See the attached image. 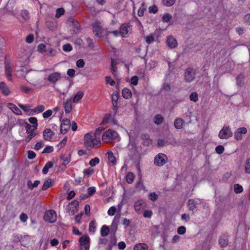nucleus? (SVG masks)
<instances>
[{
	"instance_id": "59",
	"label": "nucleus",
	"mask_w": 250,
	"mask_h": 250,
	"mask_svg": "<svg viewBox=\"0 0 250 250\" xmlns=\"http://www.w3.org/2000/svg\"><path fill=\"white\" fill-rule=\"evenodd\" d=\"M52 111L51 110H47L42 114L43 117L46 119L51 116Z\"/></svg>"
},
{
	"instance_id": "19",
	"label": "nucleus",
	"mask_w": 250,
	"mask_h": 250,
	"mask_svg": "<svg viewBox=\"0 0 250 250\" xmlns=\"http://www.w3.org/2000/svg\"><path fill=\"white\" fill-rule=\"evenodd\" d=\"M185 121L183 119L181 118H177L175 120L174 125L177 129H181L183 127Z\"/></svg>"
},
{
	"instance_id": "30",
	"label": "nucleus",
	"mask_w": 250,
	"mask_h": 250,
	"mask_svg": "<svg viewBox=\"0 0 250 250\" xmlns=\"http://www.w3.org/2000/svg\"><path fill=\"white\" fill-rule=\"evenodd\" d=\"M148 246L146 244H138L135 246L134 250H147Z\"/></svg>"
},
{
	"instance_id": "62",
	"label": "nucleus",
	"mask_w": 250,
	"mask_h": 250,
	"mask_svg": "<svg viewBox=\"0 0 250 250\" xmlns=\"http://www.w3.org/2000/svg\"><path fill=\"white\" fill-rule=\"evenodd\" d=\"M62 48L64 51L68 52L72 49V47L70 44L67 43L63 45Z\"/></svg>"
},
{
	"instance_id": "31",
	"label": "nucleus",
	"mask_w": 250,
	"mask_h": 250,
	"mask_svg": "<svg viewBox=\"0 0 250 250\" xmlns=\"http://www.w3.org/2000/svg\"><path fill=\"white\" fill-rule=\"evenodd\" d=\"M45 53H46V55L49 56L53 57L56 55V51L51 47H48L45 49Z\"/></svg>"
},
{
	"instance_id": "51",
	"label": "nucleus",
	"mask_w": 250,
	"mask_h": 250,
	"mask_svg": "<svg viewBox=\"0 0 250 250\" xmlns=\"http://www.w3.org/2000/svg\"><path fill=\"white\" fill-rule=\"evenodd\" d=\"M215 151L217 153L219 154H221L223 153L224 151V147L222 145H219L217 146L215 148Z\"/></svg>"
},
{
	"instance_id": "40",
	"label": "nucleus",
	"mask_w": 250,
	"mask_h": 250,
	"mask_svg": "<svg viewBox=\"0 0 250 250\" xmlns=\"http://www.w3.org/2000/svg\"><path fill=\"white\" fill-rule=\"evenodd\" d=\"M146 10V8L145 7V3H142L141 7L139 8L138 11V15L140 17L143 16L144 11Z\"/></svg>"
},
{
	"instance_id": "1",
	"label": "nucleus",
	"mask_w": 250,
	"mask_h": 250,
	"mask_svg": "<svg viewBox=\"0 0 250 250\" xmlns=\"http://www.w3.org/2000/svg\"><path fill=\"white\" fill-rule=\"evenodd\" d=\"M100 144V138L95 137L92 132L86 133L84 136V146L87 149L99 147Z\"/></svg>"
},
{
	"instance_id": "53",
	"label": "nucleus",
	"mask_w": 250,
	"mask_h": 250,
	"mask_svg": "<svg viewBox=\"0 0 250 250\" xmlns=\"http://www.w3.org/2000/svg\"><path fill=\"white\" fill-rule=\"evenodd\" d=\"M186 228L184 226H180L178 228L177 232L179 234L183 235L186 233Z\"/></svg>"
},
{
	"instance_id": "33",
	"label": "nucleus",
	"mask_w": 250,
	"mask_h": 250,
	"mask_svg": "<svg viewBox=\"0 0 250 250\" xmlns=\"http://www.w3.org/2000/svg\"><path fill=\"white\" fill-rule=\"evenodd\" d=\"M45 108L43 105H39L35 108L33 109V115L34 113H39L44 111Z\"/></svg>"
},
{
	"instance_id": "60",
	"label": "nucleus",
	"mask_w": 250,
	"mask_h": 250,
	"mask_svg": "<svg viewBox=\"0 0 250 250\" xmlns=\"http://www.w3.org/2000/svg\"><path fill=\"white\" fill-rule=\"evenodd\" d=\"M21 89L25 93H29L30 92L32 91V89L29 88L25 86L21 85Z\"/></svg>"
},
{
	"instance_id": "16",
	"label": "nucleus",
	"mask_w": 250,
	"mask_h": 250,
	"mask_svg": "<svg viewBox=\"0 0 250 250\" xmlns=\"http://www.w3.org/2000/svg\"><path fill=\"white\" fill-rule=\"evenodd\" d=\"M64 108L66 113H69L71 112L72 109V102L71 99H68L64 102Z\"/></svg>"
},
{
	"instance_id": "24",
	"label": "nucleus",
	"mask_w": 250,
	"mask_h": 250,
	"mask_svg": "<svg viewBox=\"0 0 250 250\" xmlns=\"http://www.w3.org/2000/svg\"><path fill=\"white\" fill-rule=\"evenodd\" d=\"M40 184V181L39 180L35 181L34 183H32L31 181L29 180L27 182V186L30 189L32 190L34 188L37 187Z\"/></svg>"
},
{
	"instance_id": "15",
	"label": "nucleus",
	"mask_w": 250,
	"mask_h": 250,
	"mask_svg": "<svg viewBox=\"0 0 250 250\" xmlns=\"http://www.w3.org/2000/svg\"><path fill=\"white\" fill-rule=\"evenodd\" d=\"M67 22L71 24L72 26L76 28L77 31L80 30L81 26L79 23L76 21L73 18H69L67 20Z\"/></svg>"
},
{
	"instance_id": "45",
	"label": "nucleus",
	"mask_w": 250,
	"mask_h": 250,
	"mask_svg": "<svg viewBox=\"0 0 250 250\" xmlns=\"http://www.w3.org/2000/svg\"><path fill=\"white\" fill-rule=\"evenodd\" d=\"M100 162V160L97 157H95V158L94 159H91L89 163V164L91 166V167H94L96 165L98 164Z\"/></svg>"
},
{
	"instance_id": "14",
	"label": "nucleus",
	"mask_w": 250,
	"mask_h": 250,
	"mask_svg": "<svg viewBox=\"0 0 250 250\" xmlns=\"http://www.w3.org/2000/svg\"><path fill=\"white\" fill-rule=\"evenodd\" d=\"M54 133L49 128H46L43 132V139L45 141H50Z\"/></svg>"
},
{
	"instance_id": "56",
	"label": "nucleus",
	"mask_w": 250,
	"mask_h": 250,
	"mask_svg": "<svg viewBox=\"0 0 250 250\" xmlns=\"http://www.w3.org/2000/svg\"><path fill=\"white\" fill-rule=\"evenodd\" d=\"M148 10L149 13L155 14L158 12L157 6L156 5H153L152 6H150L148 8Z\"/></svg>"
},
{
	"instance_id": "29",
	"label": "nucleus",
	"mask_w": 250,
	"mask_h": 250,
	"mask_svg": "<svg viewBox=\"0 0 250 250\" xmlns=\"http://www.w3.org/2000/svg\"><path fill=\"white\" fill-rule=\"evenodd\" d=\"M236 84L239 86H243L244 84V76L243 74H240L236 77Z\"/></svg>"
},
{
	"instance_id": "35",
	"label": "nucleus",
	"mask_w": 250,
	"mask_h": 250,
	"mask_svg": "<svg viewBox=\"0 0 250 250\" xmlns=\"http://www.w3.org/2000/svg\"><path fill=\"white\" fill-rule=\"evenodd\" d=\"M83 92L81 91H79L77 93V94L75 95L73 98V102L74 103H77L79 101H80L83 97Z\"/></svg>"
},
{
	"instance_id": "54",
	"label": "nucleus",
	"mask_w": 250,
	"mask_h": 250,
	"mask_svg": "<svg viewBox=\"0 0 250 250\" xmlns=\"http://www.w3.org/2000/svg\"><path fill=\"white\" fill-rule=\"evenodd\" d=\"M84 62L83 59H80L76 62V65L79 68H83L84 65Z\"/></svg>"
},
{
	"instance_id": "57",
	"label": "nucleus",
	"mask_w": 250,
	"mask_h": 250,
	"mask_svg": "<svg viewBox=\"0 0 250 250\" xmlns=\"http://www.w3.org/2000/svg\"><path fill=\"white\" fill-rule=\"evenodd\" d=\"M46 49H47V48L44 44L41 43L38 45V50L39 52L41 53L45 52Z\"/></svg>"
},
{
	"instance_id": "3",
	"label": "nucleus",
	"mask_w": 250,
	"mask_h": 250,
	"mask_svg": "<svg viewBox=\"0 0 250 250\" xmlns=\"http://www.w3.org/2000/svg\"><path fill=\"white\" fill-rule=\"evenodd\" d=\"M43 219L45 221L53 223L57 220V214L54 210H47L44 214Z\"/></svg>"
},
{
	"instance_id": "23",
	"label": "nucleus",
	"mask_w": 250,
	"mask_h": 250,
	"mask_svg": "<svg viewBox=\"0 0 250 250\" xmlns=\"http://www.w3.org/2000/svg\"><path fill=\"white\" fill-rule=\"evenodd\" d=\"M9 107L15 114L18 115L21 114L22 113L21 110L18 107H17L14 104H9Z\"/></svg>"
},
{
	"instance_id": "26",
	"label": "nucleus",
	"mask_w": 250,
	"mask_h": 250,
	"mask_svg": "<svg viewBox=\"0 0 250 250\" xmlns=\"http://www.w3.org/2000/svg\"><path fill=\"white\" fill-rule=\"evenodd\" d=\"M219 244L221 247L225 248L228 244V240L225 236H221L219 240Z\"/></svg>"
},
{
	"instance_id": "7",
	"label": "nucleus",
	"mask_w": 250,
	"mask_h": 250,
	"mask_svg": "<svg viewBox=\"0 0 250 250\" xmlns=\"http://www.w3.org/2000/svg\"><path fill=\"white\" fill-rule=\"evenodd\" d=\"M90 239L88 235L81 237L79 242L81 245V250H89Z\"/></svg>"
},
{
	"instance_id": "48",
	"label": "nucleus",
	"mask_w": 250,
	"mask_h": 250,
	"mask_svg": "<svg viewBox=\"0 0 250 250\" xmlns=\"http://www.w3.org/2000/svg\"><path fill=\"white\" fill-rule=\"evenodd\" d=\"M64 10L62 8H58L57 9L56 11V14L55 15L56 18H60L62 15L64 14Z\"/></svg>"
},
{
	"instance_id": "34",
	"label": "nucleus",
	"mask_w": 250,
	"mask_h": 250,
	"mask_svg": "<svg viewBox=\"0 0 250 250\" xmlns=\"http://www.w3.org/2000/svg\"><path fill=\"white\" fill-rule=\"evenodd\" d=\"M134 176L133 173L128 172L126 176V181L127 183L131 184L134 181Z\"/></svg>"
},
{
	"instance_id": "2",
	"label": "nucleus",
	"mask_w": 250,
	"mask_h": 250,
	"mask_svg": "<svg viewBox=\"0 0 250 250\" xmlns=\"http://www.w3.org/2000/svg\"><path fill=\"white\" fill-rule=\"evenodd\" d=\"M93 32L98 37H102L104 31L102 21L96 20L91 24Z\"/></svg>"
},
{
	"instance_id": "41",
	"label": "nucleus",
	"mask_w": 250,
	"mask_h": 250,
	"mask_svg": "<svg viewBox=\"0 0 250 250\" xmlns=\"http://www.w3.org/2000/svg\"><path fill=\"white\" fill-rule=\"evenodd\" d=\"M189 99L190 101L196 102L198 100V94L195 92H192L189 95Z\"/></svg>"
},
{
	"instance_id": "39",
	"label": "nucleus",
	"mask_w": 250,
	"mask_h": 250,
	"mask_svg": "<svg viewBox=\"0 0 250 250\" xmlns=\"http://www.w3.org/2000/svg\"><path fill=\"white\" fill-rule=\"evenodd\" d=\"M245 171L246 173L250 174V158L246 160L245 165Z\"/></svg>"
},
{
	"instance_id": "46",
	"label": "nucleus",
	"mask_w": 250,
	"mask_h": 250,
	"mask_svg": "<svg viewBox=\"0 0 250 250\" xmlns=\"http://www.w3.org/2000/svg\"><path fill=\"white\" fill-rule=\"evenodd\" d=\"M112 103H117V101L119 99V94L118 92H115L112 94Z\"/></svg>"
},
{
	"instance_id": "12",
	"label": "nucleus",
	"mask_w": 250,
	"mask_h": 250,
	"mask_svg": "<svg viewBox=\"0 0 250 250\" xmlns=\"http://www.w3.org/2000/svg\"><path fill=\"white\" fill-rule=\"evenodd\" d=\"M60 78L61 74L59 72H54L50 74L47 80L52 83H55Z\"/></svg>"
},
{
	"instance_id": "9",
	"label": "nucleus",
	"mask_w": 250,
	"mask_h": 250,
	"mask_svg": "<svg viewBox=\"0 0 250 250\" xmlns=\"http://www.w3.org/2000/svg\"><path fill=\"white\" fill-rule=\"evenodd\" d=\"M70 125V120L68 119H63L61 125V132L63 134H66L69 130Z\"/></svg>"
},
{
	"instance_id": "27",
	"label": "nucleus",
	"mask_w": 250,
	"mask_h": 250,
	"mask_svg": "<svg viewBox=\"0 0 250 250\" xmlns=\"http://www.w3.org/2000/svg\"><path fill=\"white\" fill-rule=\"evenodd\" d=\"M19 106L29 115H33V109H30L27 105L20 104Z\"/></svg>"
},
{
	"instance_id": "17",
	"label": "nucleus",
	"mask_w": 250,
	"mask_h": 250,
	"mask_svg": "<svg viewBox=\"0 0 250 250\" xmlns=\"http://www.w3.org/2000/svg\"><path fill=\"white\" fill-rule=\"evenodd\" d=\"M120 219V214H117L114 217V218L113 220L112 225H111V228L112 229H114L115 232L117 229V227L118 225V224L119 223V220Z\"/></svg>"
},
{
	"instance_id": "32",
	"label": "nucleus",
	"mask_w": 250,
	"mask_h": 250,
	"mask_svg": "<svg viewBox=\"0 0 250 250\" xmlns=\"http://www.w3.org/2000/svg\"><path fill=\"white\" fill-rule=\"evenodd\" d=\"M108 160L112 165H115L116 163V159L112 152H108L107 153Z\"/></svg>"
},
{
	"instance_id": "50",
	"label": "nucleus",
	"mask_w": 250,
	"mask_h": 250,
	"mask_svg": "<svg viewBox=\"0 0 250 250\" xmlns=\"http://www.w3.org/2000/svg\"><path fill=\"white\" fill-rule=\"evenodd\" d=\"M94 172L93 169L91 168H89L88 169H84L83 171V174L84 176H89L93 174Z\"/></svg>"
},
{
	"instance_id": "52",
	"label": "nucleus",
	"mask_w": 250,
	"mask_h": 250,
	"mask_svg": "<svg viewBox=\"0 0 250 250\" xmlns=\"http://www.w3.org/2000/svg\"><path fill=\"white\" fill-rule=\"evenodd\" d=\"M105 81L106 83L110 84L111 86H113L115 84V82L114 80H113L111 77L106 76L105 77Z\"/></svg>"
},
{
	"instance_id": "44",
	"label": "nucleus",
	"mask_w": 250,
	"mask_h": 250,
	"mask_svg": "<svg viewBox=\"0 0 250 250\" xmlns=\"http://www.w3.org/2000/svg\"><path fill=\"white\" fill-rule=\"evenodd\" d=\"M96 192L95 188L94 187H91L88 188V194L85 195V198H88V197L92 196Z\"/></svg>"
},
{
	"instance_id": "61",
	"label": "nucleus",
	"mask_w": 250,
	"mask_h": 250,
	"mask_svg": "<svg viewBox=\"0 0 250 250\" xmlns=\"http://www.w3.org/2000/svg\"><path fill=\"white\" fill-rule=\"evenodd\" d=\"M116 210V208L115 207H111L108 210V214L109 215H114L115 214Z\"/></svg>"
},
{
	"instance_id": "5",
	"label": "nucleus",
	"mask_w": 250,
	"mask_h": 250,
	"mask_svg": "<svg viewBox=\"0 0 250 250\" xmlns=\"http://www.w3.org/2000/svg\"><path fill=\"white\" fill-rule=\"evenodd\" d=\"M195 77V71L191 68L186 69L184 74V79L186 82L190 83L192 82Z\"/></svg>"
},
{
	"instance_id": "25",
	"label": "nucleus",
	"mask_w": 250,
	"mask_h": 250,
	"mask_svg": "<svg viewBox=\"0 0 250 250\" xmlns=\"http://www.w3.org/2000/svg\"><path fill=\"white\" fill-rule=\"evenodd\" d=\"M5 71L6 75H7L8 79L9 80H12V78H11L12 68L9 63L5 64Z\"/></svg>"
},
{
	"instance_id": "4",
	"label": "nucleus",
	"mask_w": 250,
	"mask_h": 250,
	"mask_svg": "<svg viewBox=\"0 0 250 250\" xmlns=\"http://www.w3.org/2000/svg\"><path fill=\"white\" fill-rule=\"evenodd\" d=\"M232 135V132L229 126H224L220 131L218 136L221 139H227Z\"/></svg>"
},
{
	"instance_id": "13",
	"label": "nucleus",
	"mask_w": 250,
	"mask_h": 250,
	"mask_svg": "<svg viewBox=\"0 0 250 250\" xmlns=\"http://www.w3.org/2000/svg\"><path fill=\"white\" fill-rule=\"evenodd\" d=\"M61 159L63 161V163L60 166V168L62 169H64L65 168L66 166L70 162L71 156L70 154H68L67 156H65L63 154L60 156Z\"/></svg>"
},
{
	"instance_id": "55",
	"label": "nucleus",
	"mask_w": 250,
	"mask_h": 250,
	"mask_svg": "<svg viewBox=\"0 0 250 250\" xmlns=\"http://www.w3.org/2000/svg\"><path fill=\"white\" fill-rule=\"evenodd\" d=\"M28 136L26 138L25 141L27 143H28L30 142V141L35 136H36L37 135V133L35 132H31L30 133H28Z\"/></svg>"
},
{
	"instance_id": "58",
	"label": "nucleus",
	"mask_w": 250,
	"mask_h": 250,
	"mask_svg": "<svg viewBox=\"0 0 250 250\" xmlns=\"http://www.w3.org/2000/svg\"><path fill=\"white\" fill-rule=\"evenodd\" d=\"M149 199L152 201H155L158 199V195L154 192H152L149 194Z\"/></svg>"
},
{
	"instance_id": "47",
	"label": "nucleus",
	"mask_w": 250,
	"mask_h": 250,
	"mask_svg": "<svg viewBox=\"0 0 250 250\" xmlns=\"http://www.w3.org/2000/svg\"><path fill=\"white\" fill-rule=\"evenodd\" d=\"M171 18L172 16L169 14H165L162 17V21L165 22H168Z\"/></svg>"
},
{
	"instance_id": "64",
	"label": "nucleus",
	"mask_w": 250,
	"mask_h": 250,
	"mask_svg": "<svg viewBox=\"0 0 250 250\" xmlns=\"http://www.w3.org/2000/svg\"><path fill=\"white\" fill-rule=\"evenodd\" d=\"M44 146V144L42 142H38L35 145V146H34V149H35L36 150H39L40 148H41L42 147Z\"/></svg>"
},
{
	"instance_id": "20",
	"label": "nucleus",
	"mask_w": 250,
	"mask_h": 250,
	"mask_svg": "<svg viewBox=\"0 0 250 250\" xmlns=\"http://www.w3.org/2000/svg\"><path fill=\"white\" fill-rule=\"evenodd\" d=\"M122 95L124 98L128 99L131 97L132 93L129 89L125 88L122 91Z\"/></svg>"
},
{
	"instance_id": "6",
	"label": "nucleus",
	"mask_w": 250,
	"mask_h": 250,
	"mask_svg": "<svg viewBox=\"0 0 250 250\" xmlns=\"http://www.w3.org/2000/svg\"><path fill=\"white\" fill-rule=\"evenodd\" d=\"M167 159V156L166 155L159 153L155 157L154 163L155 165L161 167L166 164Z\"/></svg>"
},
{
	"instance_id": "42",
	"label": "nucleus",
	"mask_w": 250,
	"mask_h": 250,
	"mask_svg": "<svg viewBox=\"0 0 250 250\" xmlns=\"http://www.w3.org/2000/svg\"><path fill=\"white\" fill-rule=\"evenodd\" d=\"M128 33V30L126 26H122L120 28V34L123 37H125Z\"/></svg>"
},
{
	"instance_id": "38",
	"label": "nucleus",
	"mask_w": 250,
	"mask_h": 250,
	"mask_svg": "<svg viewBox=\"0 0 250 250\" xmlns=\"http://www.w3.org/2000/svg\"><path fill=\"white\" fill-rule=\"evenodd\" d=\"M234 190L236 193H241L243 191V188L240 185L236 184L234 185Z\"/></svg>"
},
{
	"instance_id": "22",
	"label": "nucleus",
	"mask_w": 250,
	"mask_h": 250,
	"mask_svg": "<svg viewBox=\"0 0 250 250\" xmlns=\"http://www.w3.org/2000/svg\"><path fill=\"white\" fill-rule=\"evenodd\" d=\"M144 204L143 200H140L136 201L134 204V208L137 212H139L142 209V207Z\"/></svg>"
},
{
	"instance_id": "28",
	"label": "nucleus",
	"mask_w": 250,
	"mask_h": 250,
	"mask_svg": "<svg viewBox=\"0 0 250 250\" xmlns=\"http://www.w3.org/2000/svg\"><path fill=\"white\" fill-rule=\"evenodd\" d=\"M109 233V228L105 225L103 226L101 229V234L102 236H106Z\"/></svg>"
},
{
	"instance_id": "49",
	"label": "nucleus",
	"mask_w": 250,
	"mask_h": 250,
	"mask_svg": "<svg viewBox=\"0 0 250 250\" xmlns=\"http://www.w3.org/2000/svg\"><path fill=\"white\" fill-rule=\"evenodd\" d=\"M95 228L94 221H91L89 223V231L90 232L94 233L95 231Z\"/></svg>"
},
{
	"instance_id": "18",
	"label": "nucleus",
	"mask_w": 250,
	"mask_h": 250,
	"mask_svg": "<svg viewBox=\"0 0 250 250\" xmlns=\"http://www.w3.org/2000/svg\"><path fill=\"white\" fill-rule=\"evenodd\" d=\"M197 202L194 199H189L188 201V207L189 210L194 211L196 208Z\"/></svg>"
},
{
	"instance_id": "21",
	"label": "nucleus",
	"mask_w": 250,
	"mask_h": 250,
	"mask_svg": "<svg viewBox=\"0 0 250 250\" xmlns=\"http://www.w3.org/2000/svg\"><path fill=\"white\" fill-rule=\"evenodd\" d=\"M0 89L1 90L2 94L5 95H8L10 93L5 83L3 82L0 83Z\"/></svg>"
},
{
	"instance_id": "63",
	"label": "nucleus",
	"mask_w": 250,
	"mask_h": 250,
	"mask_svg": "<svg viewBox=\"0 0 250 250\" xmlns=\"http://www.w3.org/2000/svg\"><path fill=\"white\" fill-rule=\"evenodd\" d=\"M28 216L25 213H21L20 216V219L22 222H26Z\"/></svg>"
},
{
	"instance_id": "11",
	"label": "nucleus",
	"mask_w": 250,
	"mask_h": 250,
	"mask_svg": "<svg viewBox=\"0 0 250 250\" xmlns=\"http://www.w3.org/2000/svg\"><path fill=\"white\" fill-rule=\"evenodd\" d=\"M247 132V129L245 127H240L237 129L234 133V138L237 140H241L242 139V135L245 134Z\"/></svg>"
},
{
	"instance_id": "36",
	"label": "nucleus",
	"mask_w": 250,
	"mask_h": 250,
	"mask_svg": "<svg viewBox=\"0 0 250 250\" xmlns=\"http://www.w3.org/2000/svg\"><path fill=\"white\" fill-rule=\"evenodd\" d=\"M51 183L52 180L51 179H48L47 180H46L42 187V190H46L48 188H49L50 187Z\"/></svg>"
},
{
	"instance_id": "10",
	"label": "nucleus",
	"mask_w": 250,
	"mask_h": 250,
	"mask_svg": "<svg viewBox=\"0 0 250 250\" xmlns=\"http://www.w3.org/2000/svg\"><path fill=\"white\" fill-rule=\"evenodd\" d=\"M79 206V202L76 200L73 201L69 204L68 206V209L71 215L78 211L77 208Z\"/></svg>"
},
{
	"instance_id": "43",
	"label": "nucleus",
	"mask_w": 250,
	"mask_h": 250,
	"mask_svg": "<svg viewBox=\"0 0 250 250\" xmlns=\"http://www.w3.org/2000/svg\"><path fill=\"white\" fill-rule=\"evenodd\" d=\"M37 73V71L33 70H29L27 71L25 77L28 79H30L32 76H34Z\"/></svg>"
},
{
	"instance_id": "8",
	"label": "nucleus",
	"mask_w": 250,
	"mask_h": 250,
	"mask_svg": "<svg viewBox=\"0 0 250 250\" xmlns=\"http://www.w3.org/2000/svg\"><path fill=\"white\" fill-rule=\"evenodd\" d=\"M118 136L117 132L111 129H108L106 131L102 136V140L107 142L108 140L115 139Z\"/></svg>"
},
{
	"instance_id": "37",
	"label": "nucleus",
	"mask_w": 250,
	"mask_h": 250,
	"mask_svg": "<svg viewBox=\"0 0 250 250\" xmlns=\"http://www.w3.org/2000/svg\"><path fill=\"white\" fill-rule=\"evenodd\" d=\"M154 122L155 124L159 125L163 121V118L160 114L156 115L154 119Z\"/></svg>"
}]
</instances>
